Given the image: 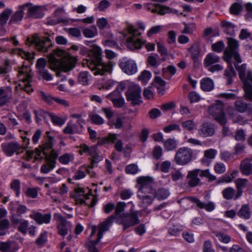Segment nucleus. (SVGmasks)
<instances>
[{
	"instance_id": "nucleus-62",
	"label": "nucleus",
	"mask_w": 252,
	"mask_h": 252,
	"mask_svg": "<svg viewBox=\"0 0 252 252\" xmlns=\"http://www.w3.org/2000/svg\"><path fill=\"white\" fill-rule=\"evenodd\" d=\"M163 154L162 149L160 146H156L153 150L152 155L153 158L156 160L159 159Z\"/></svg>"
},
{
	"instance_id": "nucleus-41",
	"label": "nucleus",
	"mask_w": 252,
	"mask_h": 252,
	"mask_svg": "<svg viewBox=\"0 0 252 252\" xmlns=\"http://www.w3.org/2000/svg\"><path fill=\"white\" fill-rule=\"evenodd\" d=\"M82 32L84 36L87 38H93L98 34L97 28L95 26H91L90 28H86Z\"/></svg>"
},
{
	"instance_id": "nucleus-18",
	"label": "nucleus",
	"mask_w": 252,
	"mask_h": 252,
	"mask_svg": "<svg viewBox=\"0 0 252 252\" xmlns=\"http://www.w3.org/2000/svg\"><path fill=\"white\" fill-rule=\"evenodd\" d=\"M29 217L33 220L37 224L41 225L42 224H49L52 219V214L51 213L42 214L40 212L32 210Z\"/></svg>"
},
{
	"instance_id": "nucleus-15",
	"label": "nucleus",
	"mask_w": 252,
	"mask_h": 252,
	"mask_svg": "<svg viewBox=\"0 0 252 252\" xmlns=\"http://www.w3.org/2000/svg\"><path fill=\"white\" fill-rule=\"evenodd\" d=\"M188 201L195 203L199 208L204 209L208 212L213 211L215 208V204L213 202L210 201L207 203H205L195 197L189 196L183 198L179 200V203H181Z\"/></svg>"
},
{
	"instance_id": "nucleus-14",
	"label": "nucleus",
	"mask_w": 252,
	"mask_h": 252,
	"mask_svg": "<svg viewBox=\"0 0 252 252\" xmlns=\"http://www.w3.org/2000/svg\"><path fill=\"white\" fill-rule=\"evenodd\" d=\"M1 147L2 151L8 157H11L15 153L20 150L23 151L26 149V147L24 148L16 141L3 143L1 144Z\"/></svg>"
},
{
	"instance_id": "nucleus-23",
	"label": "nucleus",
	"mask_w": 252,
	"mask_h": 252,
	"mask_svg": "<svg viewBox=\"0 0 252 252\" xmlns=\"http://www.w3.org/2000/svg\"><path fill=\"white\" fill-rule=\"evenodd\" d=\"M39 112V115L44 119L47 118H50L51 121L55 125L62 126L65 123V119L60 117L53 113L46 112L43 110H40Z\"/></svg>"
},
{
	"instance_id": "nucleus-5",
	"label": "nucleus",
	"mask_w": 252,
	"mask_h": 252,
	"mask_svg": "<svg viewBox=\"0 0 252 252\" xmlns=\"http://www.w3.org/2000/svg\"><path fill=\"white\" fill-rule=\"evenodd\" d=\"M193 150L187 147L178 149L174 158L175 162L179 165H186L193 160Z\"/></svg>"
},
{
	"instance_id": "nucleus-3",
	"label": "nucleus",
	"mask_w": 252,
	"mask_h": 252,
	"mask_svg": "<svg viewBox=\"0 0 252 252\" xmlns=\"http://www.w3.org/2000/svg\"><path fill=\"white\" fill-rule=\"evenodd\" d=\"M114 216H110L104 221L99 224V230L97 235L96 240H90L86 244V247L89 252H98V251L96 248V245L99 242L102 238L103 233L108 231L112 225L114 220Z\"/></svg>"
},
{
	"instance_id": "nucleus-33",
	"label": "nucleus",
	"mask_w": 252,
	"mask_h": 252,
	"mask_svg": "<svg viewBox=\"0 0 252 252\" xmlns=\"http://www.w3.org/2000/svg\"><path fill=\"white\" fill-rule=\"evenodd\" d=\"M222 195L223 197L227 200H237L236 198L237 192L236 190L232 187H227L224 189L222 191Z\"/></svg>"
},
{
	"instance_id": "nucleus-20",
	"label": "nucleus",
	"mask_w": 252,
	"mask_h": 252,
	"mask_svg": "<svg viewBox=\"0 0 252 252\" xmlns=\"http://www.w3.org/2000/svg\"><path fill=\"white\" fill-rule=\"evenodd\" d=\"M15 216L13 219H10L11 223L14 226H17V230L22 234L25 235L28 232L29 222L28 220L23 218H17Z\"/></svg>"
},
{
	"instance_id": "nucleus-40",
	"label": "nucleus",
	"mask_w": 252,
	"mask_h": 252,
	"mask_svg": "<svg viewBox=\"0 0 252 252\" xmlns=\"http://www.w3.org/2000/svg\"><path fill=\"white\" fill-rule=\"evenodd\" d=\"M238 63L236 62V63L234 64L235 67L237 71L239 72V75L240 78L243 81L244 83L245 80L247 78V73L246 74V64L244 63L242 65L239 66ZM248 71L247 72H248ZM248 73V72H247Z\"/></svg>"
},
{
	"instance_id": "nucleus-37",
	"label": "nucleus",
	"mask_w": 252,
	"mask_h": 252,
	"mask_svg": "<svg viewBox=\"0 0 252 252\" xmlns=\"http://www.w3.org/2000/svg\"><path fill=\"white\" fill-rule=\"evenodd\" d=\"M52 55L61 57L62 62L69 61L71 58V56L68 52L60 48L54 50Z\"/></svg>"
},
{
	"instance_id": "nucleus-57",
	"label": "nucleus",
	"mask_w": 252,
	"mask_h": 252,
	"mask_svg": "<svg viewBox=\"0 0 252 252\" xmlns=\"http://www.w3.org/2000/svg\"><path fill=\"white\" fill-rule=\"evenodd\" d=\"M10 222L7 219H3L0 221V236L5 234L6 230L9 227Z\"/></svg>"
},
{
	"instance_id": "nucleus-52",
	"label": "nucleus",
	"mask_w": 252,
	"mask_h": 252,
	"mask_svg": "<svg viewBox=\"0 0 252 252\" xmlns=\"http://www.w3.org/2000/svg\"><path fill=\"white\" fill-rule=\"evenodd\" d=\"M242 5L237 2L233 3L229 8L230 13L233 15H238L242 10Z\"/></svg>"
},
{
	"instance_id": "nucleus-63",
	"label": "nucleus",
	"mask_w": 252,
	"mask_h": 252,
	"mask_svg": "<svg viewBox=\"0 0 252 252\" xmlns=\"http://www.w3.org/2000/svg\"><path fill=\"white\" fill-rule=\"evenodd\" d=\"M108 125L115 128L120 129L122 127L123 122L120 117L117 118L115 120H113L109 122Z\"/></svg>"
},
{
	"instance_id": "nucleus-58",
	"label": "nucleus",
	"mask_w": 252,
	"mask_h": 252,
	"mask_svg": "<svg viewBox=\"0 0 252 252\" xmlns=\"http://www.w3.org/2000/svg\"><path fill=\"white\" fill-rule=\"evenodd\" d=\"M47 241V234L46 232L41 233L35 241V244L39 247H42Z\"/></svg>"
},
{
	"instance_id": "nucleus-36",
	"label": "nucleus",
	"mask_w": 252,
	"mask_h": 252,
	"mask_svg": "<svg viewBox=\"0 0 252 252\" xmlns=\"http://www.w3.org/2000/svg\"><path fill=\"white\" fill-rule=\"evenodd\" d=\"M200 87L204 92L211 91L214 88V82L209 78H204L200 82Z\"/></svg>"
},
{
	"instance_id": "nucleus-10",
	"label": "nucleus",
	"mask_w": 252,
	"mask_h": 252,
	"mask_svg": "<svg viewBox=\"0 0 252 252\" xmlns=\"http://www.w3.org/2000/svg\"><path fill=\"white\" fill-rule=\"evenodd\" d=\"M141 93V88L139 86L131 85L126 92V99L130 101L133 106L139 105L142 102Z\"/></svg>"
},
{
	"instance_id": "nucleus-27",
	"label": "nucleus",
	"mask_w": 252,
	"mask_h": 252,
	"mask_svg": "<svg viewBox=\"0 0 252 252\" xmlns=\"http://www.w3.org/2000/svg\"><path fill=\"white\" fill-rule=\"evenodd\" d=\"M217 151L214 149H209L204 152V156L201 159V163L206 166L210 165L212 160L215 158Z\"/></svg>"
},
{
	"instance_id": "nucleus-42",
	"label": "nucleus",
	"mask_w": 252,
	"mask_h": 252,
	"mask_svg": "<svg viewBox=\"0 0 252 252\" xmlns=\"http://www.w3.org/2000/svg\"><path fill=\"white\" fill-rule=\"evenodd\" d=\"M164 147L166 151H173L177 148V141L173 138H169L164 142Z\"/></svg>"
},
{
	"instance_id": "nucleus-4",
	"label": "nucleus",
	"mask_w": 252,
	"mask_h": 252,
	"mask_svg": "<svg viewBox=\"0 0 252 252\" xmlns=\"http://www.w3.org/2000/svg\"><path fill=\"white\" fill-rule=\"evenodd\" d=\"M227 47L223 52V58L226 62H230L232 58H233L236 62L241 63L242 60L238 53L239 43L238 41L231 37L227 38Z\"/></svg>"
},
{
	"instance_id": "nucleus-61",
	"label": "nucleus",
	"mask_w": 252,
	"mask_h": 252,
	"mask_svg": "<svg viewBox=\"0 0 252 252\" xmlns=\"http://www.w3.org/2000/svg\"><path fill=\"white\" fill-rule=\"evenodd\" d=\"M157 48L158 51L160 53L161 56L163 57L161 60L162 61H165L166 60L165 57L167 56L168 54L167 48L164 45L160 43H158L157 44Z\"/></svg>"
},
{
	"instance_id": "nucleus-35",
	"label": "nucleus",
	"mask_w": 252,
	"mask_h": 252,
	"mask_svg": "<svg viewBox=\"0 0 252 252\" xmlns=\"http://www.w3.org/2000/svg\"><path fill=\"white\" fill-rule=\"evenodd\" d=\"M19 10L17 11L11 17L9 24L21 21L24 15L25 8L23 5H19Z\"/></svg>"
},
{
	"instance_id": "nucleus-56",
	"label": "nucleus",
	"mask_w": 252,
	"mask_h": 252,
	"mask_svg": "<svg viewBox=\"0 0 252 252\" xmlns=\"http://www.w3.org/2000/svg\"><path fill=\"white\" fill-rule=\"evenodd\" d=\"M73 160V156L69 153H65L60 156L59 161L63 164H67Z\"/></svg>"
},
{
	"instance_id": "nucleus-16",
	"label": "nucleus",
	"mask_w": 252,
	"mask_h": 252,
	"mask_svg": "<svg viewBox=\"0 0 252 252\" xmlns=\"http://www.w3.org/2000/svg\"><path fill=\"white\" fill-rule=\"evenodd\" d=\"M54 219L59 222L58 225V233L62 236H66L68 230L71 227V223L66 219L59 213H55L54 215Z\"/></svg>"
},
{
	"instance_id": "nucleus-46",
	"label": "nucleus",
	"mask_w": 252,
	"mask_h": 252,
	"mask_svg": "<svg viewBox=\"0 0 252 252\" xmlns=\"http://www.w3.org/2000/svg\"><path fill=\"white\" fill-rule=\"evenodd\" d=\"M70 20L66 18H50L48 19L47 24L48 25L54 26L57 25L60 23H62L65 25H67L69 23Z\"/></svg>"
},
{
	"instance_id": "nucleus-19",
	"label": "nucleus",
	"mask_w": 252,
	"mask_h": 252,
	"mask_svg": "<svg viewBox=\"0 0 252 252\" xmlns=\"http://www.w3.org/2000/svg\"><path fill=\"white\" fill-rule=\"evenodd\" d=\"M137 182L140 185V188L138 192H147V191H152L155 189L152 188L153 179L150 177H141L137 180Z\"/></svg>"
},
{
	"instance_id": "nucleus-53",
	"label": "nucleus",
	"mask_w": 252,
	"mask_h": 252,
	"mask_svg": "<svg viewBox=\"0 0 252 252\" xmlns=\"http://www.w3.org/2000/svg\"><path fill=\"white\" fill-rule=\"evenodd\" d=\"M151 77L152 74L151 72L147 70H144L139 76L138 79L141 81L143 84L145 85L151 79Z\"/></svg>"
},
{
	"instance_id": "nucleus-21",
	"label": "nucleus",
	"mask_w": 252,
	"mask_h": 252,
	"mask_svg": "<svg viewBox=\"0 0 252 252\" xmlns=\"http://www.w3.org/2000/svg\"><path fill=\"white\" fill-rule=\"evenodd\" d=\"M215 132V126L210 122L204 123L198 130V134L203 137L212 136Z\"/></svg>"
},
{
	"instance_id": "nucleus-9",
	"label": "nucleus",
	"mask_w": 252,
	"mask_h": 252,
	"mask_svg": "<svg viewBox=\"0 0 252 252\" xmlns=\"http://www.w3.org/2000/svg\"><path fill=\"white\" fill-rule=\"evenodd\" d=\"M220 61V58L214 53L208 54L204 60V65L208 70L214 73L222 70L223 67L222 65L217 64Z\"/></svg>"
},
{
	"instance_id": "nucleus-29",
	"label": "nucleus",
	"mask_w": 252,
	"mask_h": 252,
	"mask_svg": "<svg viewBox=\"0 0 252 252\" xmlns=\"http://www.w3.org/2000/svg\"><path fill=\"white\" fill-rule=\"evenodd\" d=\"M46 162L42 164L40 168V172L43 174H47L52 171L56 166V159L53 157H46Z\"/></svg>"
},
{
	"instance_id": "nucleus-38",
	"label": "nucleus",
	"mask_w": 252,
	"mask_h": 252,
	"mask_svg": "<svg viewBox=\"0 0 252 252\" xmlns=\"http://www.w3.org/2000/svg\"><path fill=\"white\" fill-rule=\"evenodd\" d=\"M78 80L82 85H88L91 84V75L87 71L81 72L78 76Z\"/></svg>"
},
{
	"instance_id": "nucleus-2",
	"label": "nucleus",
	"mask_w": 252,
	"mask_h": 252,
	"mask_svg": "<svg viewBox=\"0 0 252 252\" xmlns=\"http://www.w3.org/2000/svg\"><path fill=\"white\" fill-rule=\"evenodd\" d=\"M54 33L46 32L44 35L35 34L27 40V44L33 45L36 50L43 53H48L54 45Z\"/></svg>"
},
{
	"instance_id": "nucleus-59",
	"label": "nucleus",
	"mask_w": 252,
	"mask_h": 252,
	"mask_svg": "<svg viewBox=\"0 0 252 252\" xmlns=\"http://www.w3.org/2000/svg\"><path fill=\"white\" fill-rule=\"evenodd\" d=\"M40 96L44 101L49 105H52L55 101V97L48 94H46L43 91L40 92Z\"/></svg>"
},
{
	"instance_id": "nucleus-1",
	"label": "nucleus",
	"mask_w": 252,
	"mask_h": 252,
	"mask_svg": "<svg viewBox=\"0 0 252 252\" xmlns=\"http://www.w3.org/2000/svg\"><path fill=\"white\" fill-rule=\"evenodd\" d=\"M102 50L98 46H95L92 50L91 61L87 62L88 67L93 71L94 75H103L111 73L113 63L108 61L107 63L102 61Z\"/></svg>"
},
{
	"instance_id": "nucleus-26",
	"label": "nucleus",
	"mask_w": 252,
	"mask_h": 252,
	"mask_svg": "<svg viewBox=\"0 0 252 252\" xmlns=\"http://www.w3.org/2000/svg\"><path fill=\"white\" fill-rule=\"evenodd\" d=\"M226 63L228 66L224 71L223 78L226 81V85H230L232 84L233 78L236 76V72L232 66L231 61Z\"/></svg>"
},
{
	"instance_id": "nucleus-44",
	"label": "nucleus",
	"mask_w": 252,
	"mask_h": 252,
	"mask_svg": "<svg viewBox=\"0 0 252 252\" xmlns=\"http://www.w3.org/2000/svg\"><path fill=\"white\" fill-rule=\"evenodd\" d=\"M28 210V209L25 205L18 203L16 208V213L13 214L10 219H13L15 216L17 217V218H22V215L26 214Z\"/></svg>"
},
{
	"instance_id": "nucleus-60",
	"label": "nucleus",
	"mask_w": 252,
	"mask_h": 252,
	"mask_svg": "<svg viewBox=\"0 0 252 252\" xmlns=\"http://www.w3.org/2000/svg\"><path fill=\"white\" fill-rule=\"evenodd\" d=\"M46 65L47 62L45 59L41 58L38 59L36 64L37 73L44 71V69H46Z\"/></svg>"
},
{
	"instance_id": "nucleus-8",
	"label": "nucleus",
	"mask_w": 252,
	"mask_h": 252,
	"mask_svg": "<svg viewBox=\"0 0 252 252\" xmlns=\"http://www.w3.org/2000/svg\"><path fill=\"white\" fill-rule=\"evenodd\" d=\"M208 112L221 126L226 124L227 120L224 112L223 104L221 101H218L210 106L208 109Z\"/></svg>"
},
{
	"instance_id": "nucleus-48",
	"label": "nucleus",
	"mask_w": 252,
	"mask_h": 252,
	"mask_svg": "<svg viewBox=\"0 0 252 252\" xmlns=\"http://www.w3.org/2000/svg\"><path fill=\"white\" fill-rule=\"evenodd\" d=\"M222 26L225 28V32L227 34L231 35L234 34L235 26L233 23L227 21H223Z\"/></svg>"
},
{
	"instance_id": "nucleus-13",
	"label": "nucleus",
	"mask_w": 252,
	"mask_h": 252,
	"mask_svg": "<svg viewBox=\"0 0 252 252\" xmlns=\"http://www.w3.org/2000/svg\"><path fill=\"white\" fill-rule=\"evenodd\" d=\"M25 10L27 9V12L25 16L26 19H38L41 18L44 16V13L41 6L34 5L32 3L28 2L23 4Z\"/></svg>"
},
{
	"instance_id": "nucleus-24",
	"label": "nucleus",
	"mask_w": 252,
	"mask_h": 252,
	"mask_svg": "<svg viewBox=\"0 0 252 252\" xmlns=\"http://www.w3.org/2000/svg\"><path fill=\"white\" fill-rule=\"evenodd\" d=\"M137 196L142 201V206L146 207L151 205L155 198V190L144 193L138 192Z\"/></svg>"
},
{
	"instance_id": "nucleus-28",
	"label": "nucleus",
	"mask_w": 252,
	"mask_h": 252,
	"mask_svg": "<svg viewBox=\"0 0 252 252\" xmlns=\"http://www.w3.org/2000/svg\"><path fill=\"white\" fill-rule=\"evenodd\" d=\"M200 169H195L188 172L187 178L188 183L190 187H195L197 186L200 182V179L198 177Z\"/></svg>"
},
{
	"instance_id": "nucleus-17",
	"label": "nucleus",
	"mask_w": 252,
	"mask_h": 252,
	"mask_svg": "<svg viewBox=\"0 0 252 252\" xmlns=\"http://www.w3.org/2000/svg\"><path fill=\"white\" fill-rule=\"evenodd\" d=\"M13 98V91L10 87H0V107L7 105Z\"/></svg>"
},
{
	"instance_id": "nucleus-54",
	"label": "nucleus",
	"mask_w": 252,
	"mask_h": 252,
	"mask_svg": "<svg viewBox=\"0 0 252 252\" xmlns=\"http://www.w3.org/2000/svg\"><path fill=\"white\" fill-rule=\"evenodd\" d=\"M225 45L222 40L216 42L212 45V50L217 53H221L224 50Z\"/></svg>"
},
{
	"instance_id": "nucleus-11",
	"label": "nucleus",
	"mask_w": 252,
	"mask_h": 252,
	"mask_svg": "<svg viewBox=\"0 0 252 252\" xmlns=\"http://www.w3.org/2000/svg\"><path fill=\"white\" fill-rule=\"evenodd\" d=\"M119 65L122 70L128 75H131L137 72V65L135 62L127 58L120 60Z\"/></svg>"
},
{
	"instance_id": "nucleus-7",
	"label": "nucleus",
	"mask_w": 252,
	"mask_h": 252,
	"mask_svg": "<svg viewBox=\"0 0 252 252\" xmlns=\"http://www.w3.org/2000/svg\"><path fill=\"white\" fill-rule=\"evenodd\" d=\"M129 36L127 38L126 43L127 47L131 50L141 48L144 44L143 41L140 38L141 32H138V30L133 26L128 28Z\"/></svg>"
},
{
	"instance_id": "nucleus-30",
	"label": "nucleus",
	"mask_w": 252,
	"mask_h": 252,
	"mask_svg": "<svg viewBox=\"0 0 252 252\" xmlns=\"http://www.w3.org/2000/svg\"><path fill=\"white\" fill-rule=\"evenodd\" d=\"M252 158H245L241 161L240 165V170L243 175L249 176L252 174Z\"/></svg>"
},
{
	"instance_id": "nucleus-32",
	"label": "nucleus",
	"mask_w": 252,
	"mask_h": 252,
	"mask_svg": "<svg viewBox=\"0 0 252 252\" xmlns=\"http://www.w3.org/2000/svg\"><path fill=\"white\" fill-rule=\"evenodd\" d=\"M235 107L240 113L247 111L249 114H252V103L248 104L243 100H238L235 102Z\"/></svg>"
},
{
	"instance_id": "nucleus-50",
	"label": "nucleus",
	"mask_w": 252,
	"mask_h": 252,
	"mask_svg": "<svg viewBox=\"0 0 252 252\" xmlns=\"http://www.w3.org/2000/svg\"><path fill=\"white\" fill-rule=\"evenodd\" d=\"M213 233L215 235L216 237L219 239L220 242L228 244L231 241V237L224 233L215 231Z\"/></svg>"
},
{
	"instance_id": "nucleus-43",
	"label": "nucleus",
	"mask_w": 252,
	"mask_h": 252,
	"mask_svg": "<svg viewBox=\"0 0 252 252\" xmlns=\"http://www.w3.org/2000/svg\"><path fill=\"white\" fill-rule=\"evenodd\" d=\"M12 11L10 9L6 8L0 14V25L3 26L7 23V20L11 14Z\"/></svg>"
},
{
	"instance_id": "nucleus-51",
	"label": "nucleus",
	"mask_w": 252,
	"mask_h": 252,
	"mask_svg": "<svg viewBox=\"0 0 252 252\" xmlns=\"http://www.w3.org/2000/svg\"><path fill=\"white\" fill-rule=\"evenodd\" d=\"M10 188L16 193L17 197L20 194L21 182L19 179H14L10 183Z\"/></svg>"
},
{
	"instance_id": "nucleus-47",
	"label": "nucleus",
	"mask_w": 252,
	"mask_h": 252,
	"mask_svg": "<svg viewBox=\"0 0 252 252\" xmlns=\"http://www.w3.org/2000/svg\"><path fill=\"white\" fill-rule=\"evenodd\" d=\"M89 118L93 124L96 125H100L104 123V120L101 117L94 113L89 114Z\"/></svg>"
},
{
	"instance_id": "nucleus-25",
	"label": "nucleus",
	"mask_w": 252,
	"mask_h": 252,
	"mask_svg": "<svg viewBox=\"0 0 252 252\" xmlns=\"http://www.w3.org/2000/svg\"><path fill=\"white\" fill-rule=\"evenodd\" d=\"M47 137V141L42 145H40L39 148L35 149V152L37 156H40L41 154L43 153L47 157L48 154V152L52 149L53 138L50 136L48 135Z\"/></svg>"
},
{
	"instance_id": "nucleus-12",
	"label": "nucleus",
	"mask_w": 252,
	"mask_h": 252,
	"mask_svg": "<svg viewBox=\"0 0 252 252\" xmlns=\"http://www.w3.org/2000/svg\"><path fill=\"white\" fill-rule=\"evenodd\" d=\"M145 9L151 10L153 13H157L163 15L166 13H173L177 15H182V13H179L176 9H171L168 6H162L160 4H153L152 3L145 4L144 5Z\"/></svg>"
},
{
	"instance_id": "nucleus-55",
	"label": "nucleus",
	"mask_w": 252,
	"mask_h": 252,
	"mask_svg": "<svg viewBox=\"0 0 252 252\" xmlns=\"http://www.w3.org/2000/svg\"><path fill=\"white\" fill-rule=\"evenodd\" d=\"M147 61L149 64L154 67H157L159 64V56L157 54L149 56L147 58Z\"/></svg>"
},
{
	"instance_id": "nucleus-34",
	"label": "nucleus",
	"mask_w": 252,
	"mask_h": 252,
	"mask_svg": "<svg viewBox=\"0 0 252 252\" xmlns=\"http://www.w3.org/2000/svg\"><path fill=\"white\" fill-rule=\"evenodd\" d=\"M237 215L239 218L245 220L250 219L252 214L249 205L243 204L237 213Z\"/></svg>"
},
{
	"instance_id": "nucleus-49",
	"label": "nucleus",
	"mask_w": 252,
	"mask_h": 252,
	"mask_svg": "<svg viewBox=\"0 0 252 252\" xmlns=\"http://www.w3.org/2000/svg\"><path fill=\"white\" fill-rule=\"evenodd\" d=\"M169 194V190L164 188L159 189L157 192L155 191V197L158 200H164L167 198Z\"/></svg>"
},
{
	"instance_id": "nucleus-45",
	"label": "nucleus",
	"mask_w": 252,
	"mask_h": 252,
	"mask_svg": "<svg viewBox=\"0 0 252 252\" xmlns=\"http://www.w3.org/2000/svg\"><path fill=\"white\" fill-rule=\"evenodd\" d=\"M27 67H25L24 66H22L18 71L19 76H23L24 82H31L32 79V75L29 72Z\"/></svg>"
},
{
	"instance_id": "nucleus-31",
	"label": "nucleus",
	"mask_w": 252,
	"mask_h": 252,
	"mask_svg": "<svg viewBox=\"0 0 252 252\" xmlns=\"http://www.w3.org/2000/svg\"><path fill=\"white\" fill-rule=\"evenodd\" d=\"M248 183V179L244 178H238L235 180L237 192L236 198H239L242 196L244 189L246 188Z\"/></svg>"
},
{
	"instance_id": "nucleus-39",
	"label": "nucleus",
	"mask_w": 252,
	"mask_h": 252,
	"mask_svg": "<svg viewBox=\"0 0 252 252\" xmlns=\"http://www.w3.org/2000/svg\"><path fill=\"white\" fill-rule=\"evenodd\" d=\"M190 54V58L195 62L200 54V50L198 44H194L188 49Z\"/></svg>"
},
{
	"instance_id": "nucleus-64",
	"label": "nucleus",
	"mask_w": 252,
	"mask_h": 252,
	"mask_svg": "<svg viewBox=\"0 0 252 252\" xmlns=\"http://www.w3.org/2000/svg\"><path fill=\"white\" fill-rule=\"evenodd\" d=\"M203 252H215V250L213 248V244L211 240H206L203 245Z\"/></svg>"
},
{
	"instance_id": "nucleus-22",
	"label": "nucleus",
	"mask_w": 252,
	"mask_h": 252,
	"mask_svg": "<svg viewBox=\"0 0 252 252\" xmlns=\"http://www.w3.org/2000/svg\"><path fill=\"white\" fill-rule=\"evenodd\" d=\"M243 88L246 99L252 101V72L248 71L245 80Z\"/></svg>"
},
{
	"instance_id": "nucleus-6",
	"label": "nucleus",
	"mask_w": 252,
	"mask_h": 252,
	"mask_svg": "<svg viewBox=\"0 0 252 252\" xmlns=\"http://www.w3.org/2000/svg\"><path fill=\"white\" fill-rule=\"evenodd\" d=\"M139 221L137 211L123 214L120 215L117 219L118 223L123 226L124 231L138 224Z\"/></svg>"
}]
</instances>
